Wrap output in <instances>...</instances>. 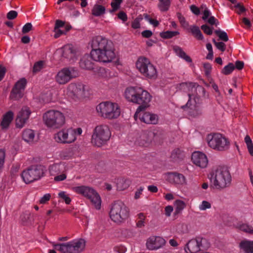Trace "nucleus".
Instances as JSON below:
<instances>
[{
  "label": "nucleus",
  "instance_id": "obj_1",
  "mask_svg": "<svg viewBox=\"0 0 253 253\" xmlns=\"http://www.w3.org/2000/svg\"><path fill=\"white\" fill-rule=\"evenodd\" d=\"M91 58L103 63L111 62L115 59L116 54L112 42L101 36H97L91 41Z\"/></svg>",
  "mask_w": 253,
  "mask_h": 253
},
{
  "label": "nucleus",
  "instance_id": "obj_2",
  "mask_svg": "<svg viewBox=\"0 0 253 253\" xmlns=\"http://www.w3.org/2000/svg\"><path fill=\"white\" fill-rule=\"evenodd\" d=\"M125 97L128 101L139 105L134 116L135 120L140 112L149 106L152 98L147 91L138 86L127 87L125 91Z\"/></svg>",
  "mask_w": 253,
  "mask_h": 253
},
{
  "label": "nucleus",
  "instance_id": "obj_3",
  "mask_svg": "<svg viewBox=\"0 0 253 253\" xmlns=\"http://www.w3.org/2000/svg\"><path fill=\"white\" fill-rule=\"evenodd\" d=\"M209 178L213 188L221 190L229 187L231 183L232 176L228 168L221 167L212 170Z\"/></svg>",
  "mask_w": 253,
  "mask_h": 253
},
{
  "label": "nucleus",
  "instance_id": "obj_4",
  "mask_svg": "<svg viewBox=\"0 0 253 253\" xmlns=\"http://www.w3.org/2000/svg\"><path fill=\"white\" fill-rule=\"evenodd\" d=\"M98 115L104 119L114 120L118 118L121 114V109L119 105L111 101H103L96 107Z\"/></svg>",
  "mask_w": 253,
  "mask_h": 253
},
{
  "label": "nucleus",
  "instance_id": "obj_5",
  "mask_svg": "<svg viewBox=\"0 0 253 253\" xmlns=\"http://www.w3.org/2000/svg\"><path fill=\"white\" fill-rule=\"evenodd\" d=\"M86 91V86L82 82H74L67 86L64 93L70 102H77L85 97Z\"/></svg>",
  "mask_w": 253,
  "mask_h": 253
},
{
  "label": "nucleus",
  "instance_id": "obj_6",
  "mask_svg": "<svg viewBox=\"0 0 253 253\" xmlns=\"http://www.w3.org/2000/svg\"><path fill=\"white\" fill-rule=\"evenodd\" d=\"M109 215L113 222L117 224H121L129 218V209L124 203L117 201L112 205Z\"/></svg>",
  "mask_w": 253,
  "mask_h": 253
},
{
  "label": "nucleus",
  "instance_id": "obj_7",
  "mask_svg": "<svg viewBox=\"0 0 253 253\" xmlns=\"http://www.w3.org/2000/svg\"><path fill=\"white\" fill-rule=\"evenodd\" d=\"M83 130L81 127L64 128L54 134L55 141L61 144H71L74 142L78 136L82 134Z\"/></svg>",
  "mask_w": 253,
  "mask_h": 253
},
{
  "label": "nucleus",
  "instance_id": "obj_8",
  "mask_svg": "<svg viewBox=\"0 0 253 253\" xmlns=\"http://www.w3.org/2000/svg\"><path fill=\"white\" fill-rule=\"evenodd\" d=\"M43 120L47 127L58 129L64 125L65 117L63 113L60 111L51 110L44 114Z\"/></svg>",
  "mask_w": 253,
  "mask_h": 253
},
{
  "label": "nucleus",
  "instance_id": "obj_9",
  "mask_svg": "<svg viewBox=\"0 0 253 253\" xmlns=\"http://www.w3.org/2000/svg\"><path fill=\"white\" fill-rule=\"evenodd\" d=\"M206 139L208 146L213 150L224 151L230 147L229 139L220 133H211L207 135Z\"/></svg>",
  "mask_w": 253,
  "mask_h": 253
},
{
  "label": "nucleus",
  "instance_id": "obj_10",
  "mask_svg": "<svg viewBox=\"0 0 253 253\" xmlns=\"http://www.w3.org/2000/svg\"><path fill=\"white\" fill-rule=\"evenodd\" d=\"M136 69L146 78L149 79H155L158 76L156 67L150 60L144 56L138 58L135 63Z\"/></svg>",
  "mask_w": 253,
  "mask_h": 253
},
{
  "label": "nucleus",
  "instance_id": "obj_11",
  "mask_svg": "<svg viewBox=\"0 0 253 253\" xmlns=\"http://www.w3.org/2000/svg\"><path fill=\"white\" fill-rule=\"evenodd\" d=\"M85 246V241L83 239H76L69 242L53 245L54 249L61 253H81Z\"/></svg>",
  "mask_w": 253,
  "mask_h": 253
},
{
  "label": "nucleus",
  "instance_id": "obj_12",
  "mask_svg": "<svg viewBox=\"0 0 253 253\" xmlns=\"http://www.w3.org/2000/svg\"><path fill=\"white\" fill-rule=\"evenodd\" d=\"M181 86L186 90L189 96V100L186 106L190 109L196 110L197 105L200 103V98L197 96V91H204V88L193 83H183Z\"/></svg>",
  "mask_w": 253,
  "mask_h": 253
},
{
  "label": "nucleus",
  "instance_id": "obj_13",
  "mask_svg": "<svg viewBox=\"0 0 253 253\" xmlns=\"http://www.w3.org/2000/svg\"><path fill=\"white\" fill-rule=\"evenodd\" d=\"M72 190L78 194L81 195L89 199L96 209H100L101 198L98 194L91 187L81 185L72 187Z\"/></svg>",
  "mask_w": 253,
  "mask_h": 253
},
{
  "label": "nucleus",
  "instance_id": "obj_14",
  "mask_svg": "<svg viewBox=\"0 0 253 253\" xmlns=\"http://www.w3.org/2000/svg\"><path fill=\"white\" fill-rule=\"evenodd\" d=\"M111 135V131L107 125H98L93 130L91 142L93 145L101 147L109 140Z\"/></svg>",
  "mask_w": 253,
  "mask_h": 253
},
{
  "label": "nucleus",
  "instance_id": "obj_15",
  "mask_svg": "<svg viewBox=\"0 0 253 253\" xmlns=\"http://www.w3.org/2000/svg\"><path fill=\"white\" fill-rule=\"evenodd\" d=\"M45 171V168L42 165L32 166L23 171L21 177L25 183L29 184L40 179Z\"/></svg>",
  "mask_w": 253,
  "mask_h": 253
},
{
  "label": "nucleus",
  "instance_id": "obj_16",
  "mask_svg": "<svg viewBox=\"0 0 253 253\" xmlns=\"http://www.w3.org/2000/svg\"><path fill=\"white\" fill-rule=\"evenodd\" d=\"M78 73L73 68L65 67L60 70L55 76V82L60 85L68 83L73 79L77 77Z\"/></svg>",
  "mask_w": 253,
  "mask_h": 253
},
{
  "label": "nucleus",
  "instance_id": "obj_17",
  "mask_svg": "<svg viewBox=\"0 0 253 253\" xmlns=\"http://www.w3.org/2000/svg\"><path fill=\"white\" fill-rule=\"evenodd\" d=\"M48 171L51 175L54 176V180L55 181H61L67 178V168L64 163H55L50 165Z\"/></svg>",
  "mask_w": 253,
  "mask_h": 253
},
{
  "label": "nucleus",
  "instance_id": "obj_18",
  "mask_svg": "<svg viewBox=\"0 0 253 253\" xmlns=\"http://www.w3.org/2000/svg\"><path fill=\"white\" fill-rule=\"evenodd\" d=\"M156 133L153 131H146L137 135L133 140L134 145L141 147H148L154 139Z\"/></svg>",
  "mask_w": 253,
  "mask_h": 253
},
{
  "label": "nucleus",
  "instance_id": "obj_19",
  "mask_svg": "<svg viewBox=\"0 0 253 253\" xmlns=\"http://www.w3.org/2000/svg\"><path fill=\"white\" fill-rule=\"evenodd\" d=\"M56 53L61 54L62 56L69 60L74 61L80 54V51L77 46L72 44H67L58 49Z\"/></svg>",
  "mask_w": 253,
  "mask_h": 253
},
{
  "label": "nucleus",
  "instance_id": "obj_20",
  "mask_svg": "<svg viewBox=\"0 0 253 253\" xmlns=\"http://www.w3.org/2000/svg\"><path fill=\"white\" fill-rule=\"evenodd\" d=\"M206 242V239L201 237L192 239L186 244L184 248L185 251L186 253H197L205 248V244Z\"/></svg>",
  "mask_w": 253,
  "mask_h": 253
},
{
  "label": "nucleus",
  "instance_id": "obj_21",
  "mask_svg": "<svg viewBox=\"0 0 253 253\" xmlns=\"http://www.w3.org/2000/svg\"><path fill=\"white\" fill-rule=\"evenodd\" d=\"M27 84V80L24 78H21L16 82L10 92V98L14 100L22 98Z\"/></svg>",
  "mask_w": 253,
  "mask_h": 253
},
{
  "label": "nucleus",
  "instance_id": "obj_22",
  "mask_svg": "<svg viewBox=\"0 0 253 253\" xmlns=\"http://www.w3.org/2000/svg\"><path fill=\"white\" fill-rule=\"evenodd\" d=\"M165 179L169 183L180 186L186 184L185 177L181 173L177 172H168L164 175Z\"/></svg>",
  "mask_w": 253,
  "mask_h": 253
},
{
  "label": "nucleus",
  "instance_id": "obj_23",
  "mask_svg": "<svg viewBox=\"0 0 253 253\" xmlns=\"http://www.w3.org/2000/svg\"><path fill=\"white\" fill-rule=\"evenodd\" d=\"M166 244L165 240L160 236H151L146 241L147 248L151 251L157 250L163 247Z\"/></svg>",
  "mask_w": 253,
  "mask_h": 253
},
{
  "label": "nucleus",
  "instance_id": "obj_24",
  "mask_svg": "<svg viewBox=\"0 0 253 253\" xmlns=\"http://www.w3.org/2000/svg\"><path fill=\"white\" fill-rule=\"evenodd\" d=\"M191 159L193 163L200 168H205L208 165V158L203 153L199 151L195 152L192 154Z\"/></svg>",
  "mask_w": 253,
  "mask_h": 253
},
{
  "label": "nucleus",
  "instance_id": "obj_25",
  "mask_svg": "<svg viewBox=\"0 0 253 253\" xmlns=\"http://www.w3.org/2000/svg\"><path fill=\"white\" fill-rule=\"evenodd\" d=\"M31 112L27 107L23 108L18 113L16 119V126L18 128L23 127L29 119Z\"/></svg>",
  "mask_w": 253,
  "mask_h": 253
},
{
  "label": "nucleus",
  "instance_id": "obj_26",
  "mask_svg": "<svg viewBox=\"0 0 253 253\" xmlns=\"http://www.w3.org/2000/svg\"><path fill=\"white\" fill-rule=\"evenodd\" d=\"M13 118L14 113L11 111H9L2 115L0 123L1 130L5 131L8 129Z\"/></svg>",
  "mask_w": 253,
  "mask_h": 253
},
{
  "label": "nucleus",
  "instance_id": "obj_27",
  "mask_svg": "<svg viewBox=\"0 0 253 253\" xmlns=\"http://www.w3.org/2000/svg\"><path fill=\"white\" fill-rule=\"evenodd\" d=\"M204 7H205V9L202 12V19L211 25H215L217 26L219 25L218 20L214 16L211 15V13L210 10L205 6H202V8H203Z\"/></svg>",
  "mask_w": 253,
  "mask_h": 253
},
{
  "label": "nucleus",
  "instance_id": "obj_28",
  "mask_svg": "<svg viewBox=\"0 0 253 253\" xmlns=\"http://www.w3.org/2000/svg\"><path fill=\"white\" fill-rule=\"evenodd\" d=\"M139 119L141 122L147 124H156L158 122V116L149 112H145L142 115L140 114Z\"/></svg>",
  "mask_w": 253,
  "mask_h": 253
},
{
  "label": "nucleus",
  "instance_id": "obj_29",
  "mask_svg": "<svg viewBox=\"0 0 253 253\" xmlns=\"http://www.w3.org/2000/svg\"><path fill=\"white\" fill-rule=\"evenodd\" d=\"M35 131L30 128L24 129L22 133V139L28 144H33L35 139Z\"/></svg>",
  "mask_w": 253,
  "mask_h": 253
},
{
  "label": "nucleus",
  "instance_id": "obj_30",
  "mask_svg": "<svg viewBox=\"0 0 253 253\" xmlns=\"http://www.w3.org/2000/svg\"><path fill=\"white\" fill-rule=\"evenodd\" d=\"M239 247L245 253H253V241H242L239 244Z\"/></svg>",
  "mask_w": 253,
  "mask_h": 253
},
{
  "label": "nucleus",
  "instance_id": "obj_31",
  "mask_svg": "<svg viewBox=\"0 0 253 253\" xmlns=\"http://www.w3.org/2000/svg\"><path fill=\"white\" fill-rule=\"evenodd\" d=\"M173 50L179 57L183 59L185 61L188 63H191L192 60L190 57L186 54V53L183 51L182 48L179 46L174 45L173 47Z\"/></svg>",
  "mask_w": 253,
  "mask_h": 253
},
{
  "label": "nucleus",
  "instance_id": "obj_32",
  "mask_svg": "<svg viewBox=\"0 0 253 253\" xmlns=\"http://www.w3.org/2000/svg\"><path fill=\"white\" fill-rule=\"evenodd\" d=\"M89 58L88 55H84L82 58L80 66L82 69L88 70L93 69V64Z\"/></svg>",
  "mask_w": 253,
  "mask_h": 253
},
{
  "label": "nucleus",
  "instance_id": "obj_33",
  "mask_svg": "<svg viewBox=\"0 0 253 253\" xmlns=\"http://www.w3.org/2000/svg\"><path fill=\"white\" fill-rule=\"evenodd\" d=\"M236 227L240 230L250 234H253V227L246 223H238Z\"/></svg>",
  "mask_w": 253,
  "mask_h": 253
},
{
  "label": "nucleus",
  "instance_id": "obj_34",
  "mask_svg": "<svg viewBox=\"0 0 253 253\" xmlns=\"http://www.w3.org/2000/svg\"><path fill=\"white\" fill-rule=\"evenodd\" d=\"M105 12V7L99 4H95L92 9V14L95 16H99L103 14Z\"/></svg>",
  "mask_w": 253,
  "mask_h": 253
},
{
  "label": "nucleus",
  "instance_id": "obj_35",
  "mask_svg": "<svg viewBox=\"0 0 253 253\" xmlns=\"http://www.w3.org/2000/svg\"><path fill=\"white\" fill-rule=\"evenodd\" d=\"M158 6L161 11H167L169 10L171 1L170 0H158Z\"/></svg>",
  "mask_w": 253,
  "mask_h": 253
},
{
  "label": "nucleus",
  "instance_id": "obj_36",
  "mask_svg": "<svg viewBox=\"0 0 253 253\" xmlns=\"http://www.w3.org/2000/svg\"><path fill=\"white\" fill-rule=\"evenodd\" d=\"M97 74L99 76L106 79L112 77L110 70L103 67H100L97 70Z\"/></svg>",
  "mask_w": 253,
  "mask_h": 253
},
{
  "label": "nucleus",
  "instance_id": "obj_37",
  "mask_svg": "<svg viewBox=\"0 0 253 253\" xmlns=\"http://www.w3.org/2000/svg\"><path fill=\"white\" fill-rule=\"evenodd\" d=\"M175 211L176 213L181 212L186 207V204L183 201L177 200L174 202Z\"/></svg>",
  "mask_w": 253,
  "mask_h": 253
},
{
  "label": "nucleus",
  "instance_id": "obj_38",
  "mask_svg": "<svg viewBox=\"0 0 253 253\" xmlns=\"http://www.w3.org/2000/svg\"><path fill=\"white\" fill-rule=\"evenodd\" d=\"M191 32L198 40H202L204 37L200 30L199 28L197 26H192L190 28Z\"/></svg>",
  "mask_w": 253,
  "mask_h": 253
},
{
  "label": "nucleus",
  "instance_id": "obj_39",
  "mask_svg": "<svg viewBox=\"0 0 253 253\" xmlns=\"http://www.w3.org/2000/svg\"><path fill=\"white\" fill-rule=\"evenodd\" d=\"M130 185V181L127 179H120L117 183V189L119 190H124L127 188Z\"/></svg>",
  "mask_w": 253,
  "mask_h": 253
},
{
  "label": "nucleus",
  "instance_id": "obj_40",
  "mask_svg": "<svg viewBox=\"0 0 253 253\" xmlns=\"http://www.w3.org/2000/svg\"><path fill=\"white\" fill-rule=\"evenodd\" d=\"M179 34L178 31H167L160 33V36L163 39H170Z\"/></svg>",
  "mask_w": 253,
  "mask_h": 253
},
{
  "label": "nucleus",
  "instance_id": "obj_41",
  "mask_svg": "<svg viewBox=\"0 0 253 253\" xmlns=\"http://www.w3.org/2000/svg\"><path fill=\"white\" fill-rule=\"evenodd\" d=\"M137 221L136 222V226L138 228H142L145 226L144 220L146 216L143 213L140 212L137 214Z\"/></svg>",
  "mask_w": 253,
  "mask_h": 253
},
{
  "label": "nucleus",
  "instance_id": "obj_42",
  "mask_svg": "<svg viewBox=\"0 0 253 253\" xmlns=\"http://www.w3.org/2000/svg\"><path fill=\"white\" fill-rule=\"evenodd\" d=\"M235 67L233 63H229L227 65L225 66L222 70V73L224 75H227L230 74L235 69Z\"/></svg>",
  "mask_w": 253,
  "mask_h": 253
},
{
  "label": "nucleus",
  "instance_id": "obj_43",
  "mask_svg": "<svg viewBox=\"0 0 253 253\" xmlns=\"http://www.w3.org/2000/svg\"><path fill=\"white\" fill-rule=\"evenodd\" d=\"M5 159V151L3 149H0V173L4 168Z\"/></svg>",
  "mask_w": 253,
  "mask_h": 253
},
{
  "label": "nucleus",
  "instance_id": "obj_44",
  "mask_svg": "<svg viewBox=\"0 0 253 253\" xmlns=\"http://www.w3.org/2000/svg\"><path fill=\"white\" fill-rule=\"evenodd\" d=\"M59 198L63 200L66 204H70L71 202V199L69 197L68 194L65 191H61L58 193Z\"/></svg>",
  "mask_w": 253,
  "mask_h": 253
},
{
  "label": "nucleus",
  "instance_id": "obj_45",
  "mask_svg": "<svg viewBox=\"0 0 253 253\" xmlns=\"http://www.w3.org/2000/svg\"><path fill=\"white\" fill-rule=\"evenodd\" d=\"M211 207V203L207 201H203L199 206V209L200 211H206L207 209H210Z\"/></svg>",
  "mask_w": 253,
  "mask_h": 253
},
{
  "label": "nucleus",
  "instance_id": "obj_46",
  "mask_svg": "<svg viewBox=\"0 0 253 253\" xmlns=\"http://www.w3.org/2000/svg\"><path fill=\"white\" fill-rule=\"evenodd\" d=\"M123 0H113L111 3L112 8V10L111 11L114 12L118 10L120 8Z\"/></svg>",
  "mask_w": 253,
  "mask_h": 253
},
{
  "label": "nucleus",
  "instance_id": "obj_47",
  "mask_svg": "<svg viewBox=\"0 0 253 253\" xmlns=\"http://www.w3.org/2000/svg\"><path fill=\"white\" fill-rule=\"evenodd\" d=\"M44 63V62L42 61L36 62L33 67V72L37 73L40 71L43 68Z\"/></svg>",
  "mask_w": 253,
  "mask_h": 253
},
{
  "label": "nucleus",
  "instance_id": "obj_48",
  "mask_svg": "<svg viewBox=\"0 0 253 253\" xmlns=\"http://www.w3.org/2000/svg\"><path fill=\"white\" fill-rule=\"evenodd\" d=\"M215 33L221 40L224 42H227L228 40V38L226 32L220 30H216Z\"/></svg>",
  "mask_w": 253,
  "mask_h": 253
},
{
  "label": "nucleus",
  "instance_id": "obj_49",
  "mask_svg": "<svg viewBox=\"0 0 253 253\" xmlns=\"http://www.w3.org/2000/svg\"><path fill=\"white\" fill-rule=\"evenodd\" d=\"M181 151L179 149H174L172 151L171 157L173 160H176L181 158Z\"/></svg>",
  "mask_w": 253,
  "mask_h": 253
},
{
  "label": "nucleus",
  "instance_id": "obj_50",
  "mask_svg": "<svg viewBox=\"0 0 253 253\" xmlns=\"http://www.w3.org/2000/svg\"><path fill=\"white\" fill-rule=\"evenodd\" d=\"M177 17L181 26L184 28H186L188 26V23L186 21L185 18L180 13L177 14Z\"/></svg>",
  "mask_w": 253,
  "mask_h": 253
},
{
  "label": "nucleus",
  "instance_id": "obj_51",
  "mask_svg": "<svg viewBox=\"0 0 253 253\" xmlns=\"http://www.w3.org/2000/svg\"><path fill=\"white\" fill-rule=\"evenodd\" d=\"M201 29L207 35H211L212 34V29L206 24L202 25Z\"/></svg>",
  "mask_w": 253,
  "mask_h": 253
},
{
  "label": "nucleus",
  "instance_id": "obj_52",
  "mask_svg": "<svg viewBox=\"0 0 253 253\" xmlns=\"http://www.w3.org/2000/svg\"><path fill=\"white\" fill-rule=\"evenodd\" d=\"M204 68L205 70V74L207 77H209L211 74V65L208 63L204 64Z\"/></svg>",
  "mask_w": 253,
  "mask_h": 253
},
{
  "label": "nucleus",
  "instance_id": "obj_53",
  "mask_svg": "<svg viewBox=\"0 0 253 253\" xmlns=\"http://www.w3.org/2000/svg\"><path fill=\"white\" fill-rule=\"evenodd\" d=\"M69 29H67L66 31L65 32L63 30H61L60 29H54V32L55 33V34L54 35V37L56 39L59 38L61 35L63 34H65L66 32L68 31Z\"/></svg>",
  "mask_w": 253,
  "mask_h": 253
},
{
  "label": "nucleus",
  "instance_id": "obj_54",
  "mask_svg": "<svg viewBox=\"0 0 253 253\" xmlns=\"http://www.w3.org/2000/svg\"><path fill=\"white\" fill-rule=\"evenodd\" d=\"M213 42L216 47L221 51H224L225 50V44L223 42H216L213 40Z\"/></svg>",
  "mask_w": 253,
  "mask_h": 253
},
{
  "label": "nucleus",
  "instance_id": "obj_55",
  "mask_svg": "<svg viewBox=\"0 0 253 253\" xmlns=\"http://www.w3.org/2000/svg\"><path fill=\"white\" fill-rule=\"evenodd\" d=\"M114 251L117 253H125L127 251V249L125 246L120 245L116 246L114 249Z\"/></svg>",
  "mask_w": 253,
  "mask_h": 253
},
{
  "label": "nucleus",
  "instance_id": "obj_56",
  "mask_svg": "<svg viewBox=\"0 0 253 253\" xmlns=\"http://www.w3.org/2000/svg\"><path fill=\"white\" fill-rule=\"evenodd\" d=\"M51 198V195L49 193L44 194L42 197H41L40 200V203L42 204H45Z\"/></svg>",
  "mask_w": 253,
  "mask_h": 253
},
{
  "label": "nucleus",
  "instance_id": "obj_57",
  "mask_svg": "<svg viewBox=\"0 0 253 253\" xmlns=\"http://www.w3.org/2000/svg\"><path fill=\"white\" fill-rule=\"evenodd\" d=\"M32 29V25L30 23H26L22 28V32L24 34L28 33Z\"/></svg>",
  "mask_w": 253,
  "mask_h": 253
},
{
  "label": "nucleus",
  "instance_id": "obj_58",
  "mask_svg": "<svg viewBox=\"0 0 253 253\" xmlns=\"http://www.w3.org/2000/svg\"><path fill=\"white\" fill-rule=\"evenodd\" d=\"M17 12L14 10H11L7 14V18L9 20L15 19L17 16Z\"/></svg>",
  "mask_w": 253,
  "mask_h": 253
},
{
  "label": "nucleus",
  "instance_id": "obj_59",
  "mask_svg": "<svg viewBox=\"0 0 253 253\" xmlns=\"http://www.w3.org/2000/svg\"><path fill=\"white\" fill-rule=\"evenodd\" d=\"M173 210V209L171 206H167L165 209L166 215L168 217L170 216Z\"/></svg>",
  "mask_w": 253,
  "mask_h": 253
},
{
  "label": "nucleus",
  "instance_id": "obj_60",
  "mask_svg": "<svg viewBox=\"0 0 253 253\" xmlns=\"http://www.w3.org/2000/svg\"><path fill=\"white\" fill-rule=\"evenodd\" d=\"M118 17L123 22H126L127 20V16L126 13L121 11L118 14Z\"/></svg>",
  "mask_w": 253,
  "mask_h": 253
},
{
  "label": "nucleus",
  "instance_id": "obj_61",
  "mask_svg": "<svg viewBox=\"0 0 253 253\" xmlns=\"http://www.w3.org/2000/svg\"><path fill=\"white\" fill-rule=\"evenodd\" d=\"M141 35L144 38H149L152 36L153 33L150 30H145L141 33Z\"/></svg>",
  "mask_w": 253,
  "mask_h": 253
},
{
  "label": "nucleus",
  "instance_id": "obj_62",
  "mask_svg": "<svg viewBox=\"0 0 253 253\" xmlns=\"http://www.w3.org/2000/svg\"><path fill=\"white\" fill-rule=\"evenodd\" d=\"M131 27L134 29H139L140 27V24L139 20L137 19H135L132 22Z\"/></svg>",
  "mask_w": 253,
  "mask_h": 253
},
{
  "label": "nucleus",
  "instance_id": "obj_63",
  "mask_svg": "<svg viewBox=\"0 0 253 253\" xmlns=\"http://www.w3.org/2000/svg\"><path fill=\"white\" fill-rule=\"evenodd\" d=\"M64 26V22L60 20H57L55 21V26L54 29H60Z\"/></svg>",
  "mask_w": 253,
  "mask_h": 253
},
{
  "label": "nucleus",
  "instance_id": "obj_64",
  "mask_svg": "<svg viewBox=\"0 0 253 253\" xmlns=\"http://www.w3.org/2000/svg\"><path fill=\"white\" fill-rule=\"evenodd\" d=\"M30 214L29 213H25L21 216V219L23 223L26 224L28 223V220L30 218Z\"/></svg>",
  "mask_w": 253,
  "mask_h": 253
}]
</instances>
